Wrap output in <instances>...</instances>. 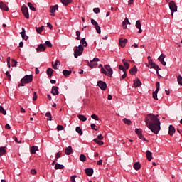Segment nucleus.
Returning <instances> with one entry per match:
<instances>
[{"label": "nucleus", "instance_id": "nucleus-41", "mask_svg": "<svg viewBox=\"0 0 182 182\" xmlns=\"http://www.w3.org/2000/svg\"><path fill=\"white\" fill-rule=\"evenodd\" d=\"M177 82H178V85H181V86H182V76L181 75H178L177 77Z\"/></svg>", "mask_w": 182, "mask_h": 182}, {"label": "nucleus", "instance_id": "nucleus-20", "mask_svg": "<svg viewBox=\"0 0 182 182\" xmlns=\"http://www.w3.org/2000/svg\"><path fill=\"white\" fill-rule=\"evenodd\" d=\"M153 154H151V151H146V159L149 160V161H151L153 160Z\"/></svg>", "mask_w": 182, "mask_h": 182}, {"label": "nucleus", "instance_id": "nucleus-59", "mask_svg": "<svg viewBox=\"0 0 182 182\" xmlns=\"http://www.w3.org/2000/svg\"><path fill=\"white\" fill-rule=\"evenodd\" d=\"M36 99H38V95H36V92H34L33 97V102H35V100H36Z\"/></svg>", "mask_w": 182, "mask_h": 182}, {"label": "nucleus", "instance_id": "nucleus-30", "mask_svg": "<svg viewBox=\"0 0 182 182\" xmlns=\"http://www.w3.org/2000/svg\"><path fill=\"white\" fill-rule=\"evenodd\" d=\"M122 63L124 64V68H126L125 70H127L129 68H130V64L129 63L126 62V60L123 59Z\"/></svg>", "mask_w": 182, "mask_h": 182}, {"label": "nucleus", "instance_id": "nucleus-58", "mask_svg": "<svg viewBox=\"0 0 182 182\" xmlns=\"http://www.w3.org/2000/svg\"><path fill=\"white\" fill-rule=\"evenodd\" d=\"M57 130H58V132H60V130H63V126L58 125L57 126Z\"/></svg>", "mask_w": 182, "mask_h": 182}, {"label": "nucleus", "instance_id": "nucleus-64", "mask_svg": "<svg viewBox=\"0 0 182 182\" xmlns=\"http://www.w3.org/2000/svg\"><path fill=\"white\" fill-rule=\"evenodd\" d=\"M97 140H103V135H102V134L98 135Z\"/></svg>", "mask_w": 182, "mask_h": 182}, {"label": "nucleus", "instance_id": "nucleus-34", "mask_svg": "<svg viewBox=\"0 0 182 182\" xmlns=\"http://www.w3.org/2000/svg\"><path fill=\"white\" fill-rule=\"evenodd\" d=\"M127 22H129V19L125 18L124 21L122 22V28H123V29H127Z\"/></svg>", "mask_w": 182, "mask_h": 182}, {"label": "nucleus", "instance_id": "nucleus-46", "mask_svg": "<svg viewBox=\"0 0 182 182\" xmlns=\"http://www.w3.org/2000/svg\"><path fill=\"white\" fill-rule=\"evenodd\" d=\"M91 23L92 25H94L95 28H96V26H99V23L95 21V19H91Z\"/></svg>", "mask_w": 182, "mask_h": 182}, {"label": "nucleus", "instance_id": "nucleus-15", "mask_svg": "<svg viewBox=\"0 0 182 182\" xmlns=\"http://www.w3.org/2000/svg\"><path fill=\"white\" fill-rule=\"evenodd\" d=\"M93 168H87L85 169V173L87 174V176H88V177H92V176H93Z\"/></svg>", "mask_w": 182, "mask_h": 182}, {"label": "nucleus", "instance_id": "nucleus-5", "mask_svg": "<svg viewBox=\"0 0 182 182\" xmlns=\"http://www.w3.org/2000/svg\"><path fill=\"white\" fill-rule=\"evenodd\" d=\"M32 80H33V77L32 76V75H25L24 77L21 78V83L28 85V83H31Z\"/></svg>", "mask_w": 182, "mask_h": 182}, {"label": "nucleus", "instance_id": "nucleus-55", "mask_svg": "<svg viewBox=\"0 0 182 182\" xmlns=\"http://www.w3.org/2000/svg\"><path fill=\"white\" fill-rule=\"evenodd\" d=\"M91 129H92V130H95V131L97 132V128L96 127V124H91Z\"/></svg>", "mask_w": 182, "mask_h": 182}, {"label": "nucleus", "instance_id": "nucleus-57", "mask_svg": "<svg viewBox=\"0 0 182 182\" xmlns=\"http://www.w3.org/2000/svg\"><path fill=\"white\" fill-rule=\"evenodd\" d=\"M76 178V175H73L70 177V180L72 182H76V180H75Z\"/></svg>", "mask_w": 182, "mask_h": 182}, {"label": "nucleus", "instance_id": "nucleus-47", "mask_svg": "<svg viewBox=\"0 0 182 182\" xmlns=\"http://www.w3.org/2000/svg\"><path fill=\"white\" fill-rule=\"evenodd\" d=\"M0 113H2V114H6V110L4 109V107L0 106Z\"/></svg>", "mask_w": 182, "mask_h": 182}, {"label": "nucleus", "instance_id": "nucleus-2", "mask_svg": "<svg viewBox=\"0 0 182 182\" xmlns=\"http://www.w3.org/2000/svg\"><path fill=\"white\" fill-rule=\"evenodd\" d=\"M104 68H101V73H103V75H105V76H109V77H112V75H113V69H112V68L109 65H105Z\"/></svg>", "mask_w": 182, "mask_h": 182}, {"label": "nucleus", "instance_id": "nucleus-40", "mask_svg": "<svg viewBox=\"0 0 182 182\" xmlns=\"http://www.w3.org/2000/svg\"><path fill=\"white\" fill-rule=\"evenodd\" d=\"M80 161H86V156H85L83 154H81L80 155Z\"/></svg>", "mask_w": 182, "mask_h": 182}, {"label": "nucleus", "instance_id": "nucleus-8", "mask_svg": "<svg viewBox=\"0 0 182 182\" xmlns=\"http://www.w3.org/2000/svg\"><path fill=\"white\" fill-rule=\"evenodd\" d=\"M97 86H99V87L102 90H105V89L107 88V84H106V82L100 80L97 82Z\"/></svg>", "mask_w": 182, "mask_h": 182}, {"label": "nucleus", "instance_id": "nucleus-22", "mask_svg": "<svg viewBox=\"0 0 182 182\" xmlns=\"http://www.w3.org/2000/svg\"><path fill=\"white\" fill-rule=\"evenodd\" d=\"M134 86L135 87H140V86H141V81L139 79L134 80Z\"/></svg>", "mask_w": 182, "mask_h": 182}, {"label": "nucleus", "instance_id": "nucleus-7", "mask_svg": "<svg viewBox=\"0 0 182 182\" xmlns=\"http://www.w3.org/2000/svg\"><path fill=\"white\" fill-rule=\"evenodd\" d=\"M59 9V6L58 4L55 5V6H50V12L51 14V16H55V12H56V11H58Z\"/></svg>", "mask_w": 182, "mask_h": 182}, {"label": "nucleus", "instance_id": "nucleus-43", "mask_svg": "<svg viewBox=\"0 0 182 182\" xmlns=\"http://www.w3.org/2000/svg\"><path fill=\"white\" fill-rule=\"evenodd\" d=\"M87 65L90 68H91V69H93L95 66V63H93V61L92 60H90V62L88 61Z\"/></svg>", "mask_w": 182, "mask_h": 182}, {"label": "nucleus", "instance_id": "nucleus-28", "mask_svg": "<svg viewBox=\"0 0 182 182\" xmlns=\"http://www.w3.org/2000/svg\"><path fill=\"white\" fill-rule=\"evenodd\" d=\"M5 146H1L0 147V156H4L6 153V150L5 149Z\"/></svg>", "mask_w": 182, "mask_h": 182}, {"label": "nucleus", "instance_id": "nucleus-9", "mask_svg": "<svg viewBox=\"0 0 182 182\" xmlns=\"http://www.w3.org/2000/svg\"><path fill=\"white\" fill-rule=\"evenodd\" d=\"M0 9L1 11H5L6 12H8L9 11V8H8V6L5 4L3 1H0Z\"/></svg>", "mask_w": 182, "mask_h": 182}, {"label": "nucleus", "instance_id": "nucleus-23", "mask_svg": "<svg viewBox=\"0 0 182 182\" xmlns=\"http://www.w3.org/2000/svg\"><path fill=\"white\" fill-rule=\"evenodd\" d=\"M77 117L81 122H86L87 120V118L83 114H78Z\"/></svg>", "mask_w": 182, "mask_h": 182}, {"label": "nucleus", "instance_id": "nucleus-1", "mask_svg": "<svg viewBox=\"0 0 182 182\" xmlns=\"http://www.w3.org/2000/svg\"><path fill=\"white\" fill-rule=\"evenodd\" d=\"M145 123L146 124L148 129H149L152 133H154L155 134H159L161 129L159 115L149 114L145 119Z\"/></svg>", "mask_w": 182, "mask_h": 182}, {"label": "nucleus", "instance_id": "nucleus-49", "mask_svg": "<svg viewBox=\"0 0 182 182\" xmlns=\"http://www.w3.org/2000/svg\"><path fill=\"white\" fill-rule=\"evenodd\" d=\"M91 117H92V119H93L94 120H97V121H99V120H100L99 117H97V115H96V114H92V115H91Z\"/></svg>", "mask_w": 182, "mask_h": 182}, {"label": "nucleus", "instance_id": "nucleus-27", "mask_svg": "<svg viewBox=\"0 0 182 182\" xmlns=\"http://www.w3.org/2000/svg\"><path fill=\"white\" fill-rule=\"evenodd\" d=\"M46 73L48 76H50V77H52V75H53V70L49 68L47 69Z\"/></svg>", "mask_w": 182, "mask_h": 182}, {"label": "nucleus", "instance_id": "nucleus-35", "mask_svg": "<svg viewBox=\"0 0 182 182\" xmlns=\"http://www.w3.org/2000/svg\"><path fill=\"white\" fill-rule=\"evenodd\" d=\"M28 6L30 8L31 11H33L34 12L36 11V9L35 8V6H33V4H32V3L28 2Z\"/></svg>", "mask_w": 182, "mask_h": 182}, {"label": "nucleus", "instance_id": "nucleus-14", "mask_svg": "<svg viewBox=\"0 0 182 182\" xmlns=\"http://www.w3.org/2000/svg\"><path fill=\"white\" fill-rule=\"evenodd\" d=\"M164 58H166V55L164 54H161V55L158 58L159 62H161V65L164 66H166V63L164 61Z\"/></svg>", "mask_w": 182, "mask_h": 182}, {"label": "nucleus", "instance_id": "nucleus-26", "mask_svg": "<svg viewBox=\"0 0 182 182\" xmlns=\"http://www.w3.org/2000/svg\"><path fill=\"white\" fill-rule=\"evenodd\" d=\"M63 75L65 77L72 75V70H63Z\"/></svg>", "mask_w": 182, "mask_h": 182}, {"label": "nucleus", "instance_id": "nucleus-37", "mask_svg": "<svg viewBox=\"0 0 182 182\" xmlns=\"http://www.w3.org/2000/svg\"><path fill=\"white\" fill-rule=\"evenodd\" d=\"M157 93H159V91H157V90L154 91L153 93H152L153 99H154L155 100H159V98L157 97Z\"/></svg>", "mask_w": 182, "mask_h": 182}, {"label": "nucleus", "instance_id": "nucleus-62", "mask_svg": "<svg viewBox=\"0 0 182 182\" xmlns=\"http://www.w3.org/2000/svg\"><path fill=\"white\" fill-rule=\"evenodd\" d=\"M97 166H102V164H103V160L100 159L97 162Z\"/></svg>", "mask_w": 182, "mask_h": 182}, {"label": "nucleus", "instance_id": "nucleus-3", "mask_svg": "<svg viewBox=\"0 0 182 182\" xmlns=\"http://www.w3.org/2000/svg\"><path fill=\"white\" fill-rule=\"evenodd\" d=\"M83 53V46L80 44L74 51V58H77Z\"/></svg>", "mask_w": 182, "mask_h": 182}, {"label": "nucleus", "instance_id": "nucleus-12", "mask_svg": "<svg viewBox=\"0 0 182 182\" xmlns=\"http://www.w3.org/2000/svg\"><path fill=\"white\" fill-rule=\"evenodd\" d=\"M37 52H45L46 50V46L43 44H39L36 48Z\"/></svg>", "mask_w": 182, "mask_h": 182}, {"label": "nucleus", "instance_id": "nucleus-42", "mask_svg": "<svg viewBox=\"0 0 182 182\" xmlns=\"http://www.w3.org/2000/svg\"><path fill=\"white\" fill-rule=\"evenodd\" d=\"M139 139H140L141 140H143V141H149L148 140L146 139V138L144 137V136H143V134H139V135H138Z\"/></svg>", "mask_w": 182, "mask_h": 182}, {"label": "nucleus", "instance_id": "nucleus-60", "mask_svg": "<svg viewBox=\"0 0 182 182\" xmlns=\"http://www.w3.org/2000/svg\"><path fill=\"white\" fill-rule=\"evenodd\" d=\"M119 70H122V72L126 71V69H124V67L123 65H119Z\"/></svg>", "mask_w": 182, "mask_h": 182}, {"label": "nucleus", "instance_id": "nucleus-16", "mask_svg": "<svg viewBox=\"0 0 182 182\" xmlns=\"http://www.w3.org/2000/svg\"><path fill=\"white\" fill-rule=\"evenodd\" d=\"M58 89V87L53 86L51 90L52 95H53L54 96H57V95H59V90Z\"/></svg>", "mask_w": 182, "mask_h": 182}, {"label": "nucleus", "instance_id": "nucleus-45", "mask_svg": "<svg viewBox=\"0 0 182 182\" xmlns=\"http://www.w3.org/2000/svg\"><path fill=\"white\" fill-rule=\"evenodd\" d=\"M60 156H62V153L60 152H57L55 154V161H58L59 159V158L60 157Z\"/></svg>", "mask_w": 182, "mask_h": 182}, {"label": "nucleus", "instance_id": "nucleus-11", "mask_svg": "<svg viewBox=\"0 0 182 182\" xmlns=\"http://www.w3.org/2000/svg\"><path fill=\"white\" fill-rule=\"evenodd\" d=\"M135 26L136 29H139L138 33H141V32H143V29H141V23L140 22L139 20L136 21Z\"/></svg>", "mask_w": 182, "mask_h": 182}, {"label": "nucleus", "instance_id": "nucleus-56", "mask_svg": "<svg viewBox=\"0 0 182 182\" xmlns=\"http://www.w3.org/2000/svg\"><path fill=\"white\" fill-rule=\"evenodd\" d=\"M156 91L160 90V82H156Z\"/></svg>", "mask_w": 182, "mask_h": 182}, {"label": "nucleus", "instance_id": "nucleus-33", "mask_svg": "<svg viewBox=\"0 0 182 182\" xmlns=\"http://www.w3.org/2000/svg\"><path fill=\"white\" fill-rule=\"evenodd\" d=\"M75 132L77 133H78V134H80V136H82V134H83V131H82V129L80 128V127H77L75 128Z\"/></svg>", "mask_w": 182, "mask_h": 182}, {"label": "nucleus", "instance_id": "nucleus-4", "mask_svg": "<svg viewBox=\"0 0 182 182\" xmlns=\"http://www.w3.org/2000/svg\"><path fill=\"white\" fill-rule=\"evenodd\" d=\"M168 5L171 11V15L174 16V12H177V6L176 5V2H174V1H171Z\"/></svg>", "mask_w": 182, "mask_h": 182}, {"label": "nucleus", "instance_id": "nucleus-25", "mask_svg": "<svg viewBox=\"0 0 182 182\" xmlns=\"http://www.w3.org/2000/svg\"><path fill=\"white\" fill-rule=\"evenodd\" d=\"M134 170H140V168H141V165L140 164V162H136L134 164Z\"/></svg>", "mask_w": 182, "mask_h": 182}, {"label": "nucleus", "instance_id": "nucleus-39", "mask_svg": "<svg viewBox=\"0 0 182 182\" xmlns=\"http://www.w3.org/2000/svg\"><path fill=\"white\" fill-rule=\"evenodd\" d=\"M123 122L125 124H128V126H130V124H132V121L130 119H127V118H124L123 119Z\"/></svg>", "mask_w": 182, "mask_h": 182}, {"label": "nucleus", "instance_id": "nucleus-24", "mask_svg": "<svg viewBox=\"0 0 182 182\" xmlns=\"http://www.w3.org/2000/svg\"><path fill=\"white\" fill-rule=\"evenodd\" d=\"M64 168H65V166L58 163L55 165V170H63Z\"/></svg>", "mask_w": 182, "mask_h": 182}, {"label": "nucleus", "instance_id": "nucleus-10", "mask_svg": "<svg viewBox=\"0 0 182 182\" xmlns=\"http://www.w3.org/2000/svg\"><path fill=\"white\" fill-rule=\"evenodd\" d=\"M119 43L121 48H124L127 43V38H119Z\"/></svg>", "mask_w": 182, "mask_h": 182}, {"label": "nucleus", "instance_id": "nucleus-31", "mask_svg": "<svg viewBox=\"0 0 182 182\" xmlns=\"http://www.w3.org/2000/svg\"><path fill=\"white\" fill-rule=\"evenodd\" d=\"M80 43L82 46L86 47L87 46V42H86V38H83L80 40Z\"/></svg>", "mask_w": 182, "mask_h": 182}, {"label": "nucleus", "instance_id": "nucleus-52", "mask_svg": "<svg viewBox=\"0 0 182 182\" xmlns=\"http://www.w3.org/2000/svg\"><path fill=\"white\" fill-rule=\"evenodd\" d=\"M94 14H99L100 12V9L99 8H94L93 9Z\"/></svg>", "mask_w": 182, "mask_h": 182}, {"label": "nucleus", "instance_id": "nucleus-51", "mask_svg": "<svg viewBox=\"0 0 182 182\" xmlns=\"http://www.w3.org/2000/svg\"><path fill=\"white\" fill-rule=\"evenodd\" d=\"M12 68H16V65H18V61L15 60V59H12Z\"/></svg>", "mask_w": 182, "mask_h": 182}, {"label": "nucleus", "instance_id": "nucleus-53", "mask_svg": "<svg viewBox=\"0 0 182 182\" xmlns=\"http://www.w3.org/2000/svg\"><path fill=\"white\" fill-rule=\"evenodd\" d=\"M46 46H48V48H52V43H50L49 41H46Z\"/></svg>", "mask_w": 182, "mask_h": 182}, {"label": "nucleus", "instance_id": "nucleus-6", "mask_svg": "<svg viewBox=\"0 0 182 182\" xmlns=\"http://www.w3.org/2000/svg\"><path fill=\"white\" fill-rule=\"evenodd\" d=\"M21 11L26 19H29V9L26 6H22Z\"/></svg>", "mask_w": 182, "mask_h": 182}, {"label": "nucleus", "instance_id": "nucleus-29", "mask_svg": "<svg viewBox=\"0 0 182 182\" xmlns=\"http://www.w3.org/2000/svg\"><path fill=\"white\" fill-rule=\"evenodd\" d=\"M43 29H45V26H42L41 27H36V31L37 33H41L42 31H43Z\"/></svg>", "mask_w": 182, "mask_h": 182}, {"label": "nucleus", "instance_id": "nucleus-54", "mask_svg": "<svg viewBox=\"0 0 182 182\" xmlns=\"http://www.w3.org/2000/svg\"><path fill=\"white\" fill-rule=\"evenodd\" d=\"M135 133L138 134V136H139L140 134H141V130L140 129H136Z\"/></svg>", "mask_w": 182, "mask_h": 182}, {"label": "nucleus", "instance_id": "nucleus-17", "mask_svg": "<svg viewBox=\"0 0 182 182\" xmlns=\"http://www.w3.org/2000/svg\"><path fill=\"white\" fill-rule=\"evenodd\" d=\"M176 133V128L173 125H170L168 128V134L170 136H173Z\"/></svg>", "mask_w": 182, "mask_h": 182}, {"label": "nucleus", "instance_id": "nucleus-50", "mask_svg": "<svg viewBox=\"0 0 182 182\" xmlns=\"http://www.w3.org/2000/svg\"><path fill=\"white\" fill-rule=\"evenodd\" d=\"M76 36H77V37H76L77 41H80V31H77Z\"/></svg>", "mask_w": 182, "mask_h": 182}, {"label": "nucleus", "instance_id": "nucleus-32", "mask_svg": "<svg viewBox=\"0 0 182 182\" xmlns=\"http://www.w3.org/2000/svg\"><path fill=\"white\" fill-rule=\"evenodd\" d=\"M150 69H155V70H156V69H160V67L159 66V65H157V64H156V63H152V64H151L150 65Z\"/></svg>", "mask_w": 182, "mask_h": 182}, {"label": "nucleus", "instance_id": "nucleus-36", "mask_svg": "<svg viewBox=\"0 0 182 182\" xmlns=\"http://www.w3.org/2000/svg\"><path fill=\"white\" fill-rule=\"evenodd\" d=\"M94 141L95 143H97V144H98L99 146H103V144H105L103 141H100V139H94Z\"/></svg>", "mask_w": 182, "mask_h": 182}, {"label": "nucleus", "instance_id": "nucleus-61", "mask_svg": "<svg viewBox=\"0 0 182 182\" xmlns=\"http://www.w3.org/2000/svg\"><path fill=\"white\" fill-rule=\"evenodd\" d=\"M6 75H7L9 77V80H11L12 77L11 76V73H9V71L6 72Z\"/></svg>", "mask_w": 182, "mask_h": 182}, {"label": "nucleus", "instance_id": "nucleus-19", "mask_svg": "<svg viewBox=\"0 0 182 182\" xmlns=\"http://www.w3.org/2000/svg\"><path fill=\"white\" fill-rule=\"evenodd\" d=\"M21 35V37L24 39V41H28V36H26V31H25V28H22V31L20 33Z\"/></svg>", "mask_w": 182, "mask_h": 182}, {"label": "nucleus", "instance_id": "nucleus-18", "mask_svg": "<svg viewBox=\"0 0 182 182\" xmlns=\"http://www.w3.org/2000/svg\"><path fill=\"white\" fill-rule=\"evenodd\" d=\"M36 151H39V147L38 146H33L30 150L31 154H35Z\"/></svg>", "mask_w": 182, "mask_h": 182}, {"label": "nucleus", "instance_id": "nucleus-48", "mask_svg": "<svg viewBox=\"0 0 182 182\" xmlns=\"http://www.w3.org/2000/svg\"><path fill=\"white\" fill-rule=\"evenodd\" d=\"M95 28L97 31V33H99V34L102 33V31L100 30V26H99V25L95 26Z\"/></svg>", "mask_w": 182, "mask_h": 182}, {"label": "nucleus", "instance_id": "nucleus-44", "mask_svg": "<svg viewBox=\"0 0 182 182\" xmlns=\"http://www.w3.org/2000/svg\"><path fill=\"white\" fill-rule=\"evenodd\" d=\"M60 65V61L56 60L54 64H53V69H58V65Z\"/></svg>", "mask_w": 182, "mask_h": 182}, {"label": "nucleus", "instance_id": "nucleus-21", "mask_svg": "<svg viewBox=\"0 0 182 182\" xmlns=\"http://www.w3.org/2000/svg\"><path fill=\"white\" fill-rule=\"evenodd\" d=\"M130 75H136L137 73V66L134 65L132 68L129 70Z\"/></svg>", "mask_w": 182, "mask_h": 182}, {"label": "nucleus", "instance_id": "nucleus-13", "mask_svg": "<svg viewBox=\"0 0 182 182\" xmlns=\"http://www.w3.org/2000/svg\"><path fill=\"white\" fill-rule=\"evenodd\" d=\"M65 153L67 156H70L73 153V149L70 146H68L65 149Z\"/></svg>", "mask_w": 182, "mask_h": 182}, {"label": "nucleus", "instance_id": "nucleus-63", "mask_svg": "<svg viewBox=\"0 0 182 182\" xmlns=\"http://www.w3.org/2000/svg\"><path fill=\"white\" fill-rule=\"evenodd\" d=\"M31 174H33V176H35V174H36V169H31Z\"/></svg>", "mask_w": 182, "mask_h": 182}, {"label": "nucleus", "instance_id": "nucleus-38", "mask_svg": "<svg viewBox=\"0 0 182 182\" xmlns=\"http://www.w3.org/2000/svg\"><path fill=\"white\" fill-rule=\"evenodd\" d=\"M70 2H72L71 0H61V3L65 6L69 5V4H70Z\"/></svg>", "mask_w": 182, "mask_h": 182}]
</instances>
